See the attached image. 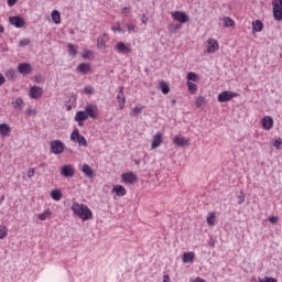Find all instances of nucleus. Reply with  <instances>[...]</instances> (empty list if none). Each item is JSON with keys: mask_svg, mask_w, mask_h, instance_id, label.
Wrapping results in <instances>:
<instances>
[{"mask_svg": "<svg viewBox=\"0 0 282 282\" xmlns=\"http://www.w3.org/2000/svg\"><path fill=\"white\" fill-rule=\"evenodd\" d=\"M51 147V153H54V155H61L65 153V143L61 140H53L50 142Z\"/></svg>", "mask_w": 282, "mask_h": 282, "instance_id": "2", "label": "nucleus"}, {"mask_svg": "<svg viewBox=\"0 0 282 282\" xmlns=\"http://www.w3.org/2000/svg\"><path fill=\"white\" fill-rule=\"evenodd\" d=\"M191 80L193 83H197L198 78H197V74L193 73V72H189L187 74V83H191Z\"/></svg>", "mask_w": 282, "mask_h": 282, "instance_id": "37", "label": "nucleus"}, {"mask_svg": "<svg viewBox=\"0 0 282 282\" xmlns=\"http://www.w3.org/2000/svg\"><path fill=\"white\" fill-rule=\"evenodd\" d=\"M191 282H206V280H204L200 276H198L195 280H191Z\"/></svg>", "mask_w": 282, "mask_h": 282, "instance_id": "53", "label": "nucleus"}, {"mask_svg": "<svg viewBox=\"0 0 282 282\" xmlns=\"http://www.w3.org/2000/svg\"><path fill=\"white\" fill-rule=\"evenodd\" d=\"M223 25H224V28H235V20L226 17L223 19Z\"/></svg>", "mask_w": 282, "mask_h": 282, "instance_id": "28", "label": "nucleus"}, {"mask_svg": "<svg viewBox=\"0 0 282 282\" xmlns=\"http://www.w3.org/2000/svg\"><path fill=\"white\" fill-rule=\"evenodd\" d=\"M112 193H116L118 197H124V195H127V189L122 185H115L112 188Z\"/></svg>", "mask_w": 282, "mask_h": 282, "instance_id": "23", "label": "nucleus"}, {"mask_svg": "<svg viewBox=\"0 0 282 282\" xmlns=\"http://www.w3.org/2000/svg\"><path fill=\"white\" fill-rule=\"evenodd\" d=\"M173 144H176V147H186L188 145V141L185 137L176 135L174 137Z\"/></svg>", "mask_w": 282, "mask_h": 282, "instance_id": "22", "label": "nucleus"}, {"mask_svg": "<svg viewBox=\"0 0 282 282\" xmlns=\"http://www.w3.org/2000/svg\"><path fill=\"white\" fill-rule=\"evenodd\" d=\"M204 105H206V97H204V96L197 97L196 100H195V106L198 109H202V107H204Z\"/></svg>", "mask_w": 282, "mask_h": 282, "instance_id": "29", "label": "nucleus"}, {"mask_svg": "<svg viewBox=\"0 0 282 282\" xmlns=\"http://www.w3.org/2000/svg\"><path fill=\"white\" fill-rule=\"evenodd\" d=\"M84 93L87 95L94 94V87L91 86H86L84 89Z\"/></svg>", "mask_w": 282, "mask_h": 282, "instance_id": "45", "label": "nucleus"}, {"mask_svg": "<svg viewBox=\"0 0 282 282\" xmlns=\"http://www.w3.org/2000/svg\"><path fill=\"white\" fill-rule=\"evenodd\" d=\"M219 51V43L215 39L207 40V52L208 54H215V52Z\"/></svg>", "mask_w": 282, "mask_h": 282, "instance_id": "10", "label": "nucleus"}, {"mask_svg": "<svg viewBox=\"0 0 282 282\" xmlns=\"http://www.w3.org/2000/svg\"><path fill=\"white\" fill-rule=\"evenodd\" d=\"M29 96L32 98V100H37V98H41L43 96V88L39 86H33L29 90Z\"/></svg>", "mask_w": 282, "mask_h": 282, "instance_id": "11", "label": "nucleus"}, {"mask_svg": "<svg viewBox=\"0 0 282 282\" xmlns=\"http://www.w3.org/2000/svg\"><path fill=\"white\" fill-rule=\"evenodd\" d=\"M141 21H142V23H144V24H147L148 22H149V18L147 17V14H142V17H141Z\"/></svg>", "mask_w": 282, "mask_h": 282, "instance_id": "51", "label": "nucleus"}, {"mask_svg": "<svg viewBox=\"0 0 282 282\" xmlns=\"http://www.w3.org/2000/svg\"><path fill=\"white\" fill-rule=\"evenodd\" d=\"M70 140L73 142H77L79 147H87V139H85L84 135H82L80 131L78 129H75L70 134Z\"/></svg>", "mask_w": 282, "mask_h": 282, "instance_id": "4", "label": "nucleus"}, {"mask_svg": "<svg viewBox=\"0 0 282 282\" xmlns=\"http://www.w3.org/2000/svg\"><path fill=\"white\" fill-rule=\"evenodd\" d=\"M186 85L188 87L189 94H197V85L196 84H194L193 82H187Z\"/></svg>", "mask_w": 282, "mask_h": 282, "instance_id": "33", "label": "nucleus"}, {"mask_svg": "<svg viewBox=\"0 0 282 282\" xmlns=\"http://www.w3.org/2000/svg\"><path fill=\"white\" fill-rule=\"evenodd\" d=\"M171 102H172V105H175L177 102V100L176 99H172Z\"/></svg>", "mask_w": 282, "mask_h": 282, "instance_id": "61", "label": "nucleus"}, {"mask_svg": "<svg viewBox=\"0 0 282 282\" xmlns=\"http://www.w3.org/2000/svg\"><path fill=\"white\" fill-rule=\"evenodd\" d=\"M97 45L99 46V47H106V45H107V42H105V39H98L97 40Z\"/></svg>", "mask_w": 282, "mask_h": 282, "instance_id": "43", "label": "nucleus"}, {"mask_svg": "<svg viewBox=\"0 0 282 282\" xmlns=\"http://www.w3.org/2000/svg\"><path fill=\"white\" fill-rule=\"evenodd\" d=\"M182 261L183 263H193V261H195V252L193 251L184 252L182 254Z\"/></svg>", "mask_w": 282, "mask_h": 282, "instance_id": "19", "label": "nucleus"}, {"mask_svg": "<svg viewBox=\"0 0 282 282\" xmlns=\"http://www.w3.org/2000/svg\"><path fill=\"white\" fill-rule=\"evenodd\" d=\"M12 132V128H10V124L8 123H0V135L3 138H8L10 133Z\"/></svg>", "mask_w": 282, "mask_h": 282, "instance_id": "18", "label": "nucleus"}, {"mask_svg": "<svg viewBox=\"0 0 282 282\" xmlns=\"http://www.w3.org/2000/svg\"><path fill=\"white\" fill-rule=\"evenodd\" d=\"M215 219H216L215 213L212 212L209 216H207L206 218L208 226H215Z\"/></svg>", "mask_w": 282, "mask_h": 282, "instance_id": "36", "label": "nucleus"}, {"mask_svg": "<svg viewBox=\"0 0 282 282\" xmlns=\"http://www.w3.org/2000/svg\"><path fill=\"white\" fill-rule=\"evenodd\" d=\"M83 58H91V51H89V50H86V51H84V53H83Z\"/></svg>", "mask_w": 282, "mask_h": 282, "instance_id": "44", "label": "nucleus"}, {"mask_svg": "<svg viewBox=\"0 0 282 282\" xmlns=\"http://www.w3.org/2000/svg\"><path fill=\"white\" fill-rule=\"evenodd\" d=\"M9 23L14 28L21 29L25 25V20L19 15H13L9 18Z\"/></svg>", "mask_w": 282, "mask_h": 282, "instance_id": "9", "label": "nucleus"}, {"mask_svg": "<svg viewBox=\"0 0 282 282\" xmlns=\"http://www.w3.org/2000/svg\"><path fill=\"white\" fill-rule=\"evenodd\" d=\"M281 144H282V139H281V138L275 139V141L273 142V147H275V149H276L278 151H280Z\"/></svg>", "mask_w": 282, "mask_h": 282, "instance_id": "41", "label": "nucleus"}, {"mask_svg": "<svg viewBox=\"0 0 282 282\" xmlns=\"http://www.w3.org/2000/svg\"><path fill=\"white\" fill-rule=\"evenodd\" d=\"M121 180L124 184H135L138 182V176L133 172H127L121 175Z\"/></svg>", "mask_w": 282, "mask_h": 282, "instance_id": "8", "label": "nucleus"}, {"mask_svg": "<svg viewBox=\"0 0 282 282\" xmlns=\"http://www.w3.org/2000/svg\"><path fill=\"white\" fill-rule=\"evenodd\" d=\"M70 209L74 215H77L79 219H83V221H89V219H94V213H91V209H89V207L85 204L75 202L72 204Z\"/></svg>", "mask_w": 282, "mask_h": 282, "instance_id": "1", "label": "nucleus"}, {"mask_svg": "<svg viewBox=\"0 0 282 282\" xmlns=\"http://www.w3.org/2000/svg\"><path fill=\"white\" fill-rule=\"evenodd\" d=\"M262 127L263 129L270 130L274 127V120L270 116H265L262 119Z\"/></svg>", "mask_w": 282, "mask_h": 282, "instance_id": "17", "label": "nucleus"}, {"mask_svg": "<svg viewBox=\"0 0 282 282\" xmlns=\"http://www.w3.org/2000/svg\"><path fill=\"white\" fill-rule=\"evenodd\" d=\"M6 76L9 80H13V78H17V72L14 69H10L6 73Z\"/></svg>", "mask_w": 282, "mask_h": 282, "instance_id": "38", "label": "nucleus"}, {"mask_svg": "<svg viewBox=\"0 0 282 282\" xmlns=\"http://www.w3.org/2000/svg\"><path fill=\"white\" fill-rule=\"evenodd\" d=\"M4 29L3 25L0 24V34L3 33Z\"/></svg>", "mask_w": 282, "mask_h": 282, "instance_id": "59", "label": "nucleus"}, {"mask_svg": "<svg viewBox=\"0 0 282 282\" xmlns=\"http://www.w3.org/2000/svg\"><path fill=\"white\" fill-rule=\"evenodd\" d=\"M19 74H22V76H28V74L32 73V65L28 63H21L18 66Z\"/></svg>", "mask_w": 282, "mask_h": 282, "instance_id": "12", "label": "nucleus"}, {"mask_svg": "<svg viewBox=\"0 0 282 282\" xmlns=\"http://www.w3.org/2000/svg\"><path fill=\"white\" fill-rule=\"evenodd\" d=\"M50 217H52V212L50 210H45L44 213L37 215V219H40V221H45V219H50Z\"/></svg>", "mask_w": 282, "mask_h": 282, "instance_id": "32", "label": "nucleus"}, {"mask_svg": "<svg viewBox=\"0 0 282 282\" xmlns=\"http://www.w3.org/2000/svg\"><path fill=\"white\" fill-rule=\"evenodd\" d=\"M117 100L119 102V108L124 109V105L127 102V99L124 98V94H118Z\"/></svg>", "mask_w": 282, "mask_h": 282, "instance_id": "30", "label": "nucleus"}, {"mask_svg": "<svg viewBox=\"0 0 282 282\" xmlns=\"http://www.w3.org/2000/svg\"><path fill=\"white\" fill-rule=\"evenodd\" d=\"M253 32H261L263 30V22L256 20L252 22Z\"/></svg>", "mask_w": 282, "mask_h": 282, "instance_id": "26", "label": "nucleus"}, {"mask_svg": "<svg viewBox=\"0 0 282 282\" xmlns=\"http://www.w3.org/2000/svg\"><path fill=\"white\" fill-rule=\"evenodd\" d=\"M115 48L119 54H131V47L127 46L124 42L117 43Z\"/></svg>", "mask_w": 282, "mask_h": 282, "instance_id": "14", "label": "nucleus"}, {"mask_svg": "<svg viewBox=\"0 0 282 282\" xmlns=\"http://www.w3.org/2000/svg\"><path fill=\"white\" fill-rule=\"evenodd\" d=\"M182 29V24H176V30H181Z\"/></svg>", "mask_w": 282, "mask_h": 282, "instance_id": "60", "label": "nucleus"}, {"mask_svg": "<svg viewBox=\"0 0 282 282\" xmlns=\"http://www.w3.org/2000/svg\"><path fill=\"white\" fill-rule=\"evenodd\" d=\"M12 105H13L14 109H19V110L23 109V105H24L23 104V98H21V97L15 98L12 101Z\"/></svg>", "mask_w": 282, "mask_h": 282, "instance_id": "27", "label": "nucleus"}, {"mask_svg": "<svg viewBox=\"0 0 282 282\" xmlns=\"http://www.w3.org/2000/svg\"><path fill=\"white\" fill-rule=\"evenodd\" d=\"M140 113H142V108L141 107H134L131 111H130V116H140Z\"/></svg>", "mask_w": 282, "mask_h": 282, "instance_id": "39", "label": "nucleus"}, {"mask_svg": "<svg viewBox=\"0 0 282 282\" xmlns=\"http://www.w3.org/2000/svg\"><path fill=\"white\" fill-rule=\"evenodd\" d=\"M161 144H162V133L158 132L152 139L151 149H158V147H160Z\"/></svg>", "mask_w": 282, "mask_h": 282, "instance_id": "20", "label": "nucleus"}, {"mask_svg": "<svg viewBox=\"0 0 282 282\" xmlns=\"http://www.w3.org/2000/svg\"><path fill=\"white\" fill-rule=\"evenodd\" d=\"M51 19H52L53 23L58 25V23H61V12H58V10L52 11Z\"/></svg>", "mask_w": 282, "mask_h": 282, "instance_id": "25", "label": "nucleus"}, {"mask_svg": "<svg viewBox=\"0 0 282 282\" xmlns=\"http://www.w3.org/2000/svg\"><path fill=\"white\" fill-rule=\"evenodd\" d=\"M8 237V227L0 225V239H6Z\"/></svg>", "mask_w": 282, "mask_h": 282, "instance_id": "34", "label": "nucleus"}, {"mask_svg": "<svg viewBox=\"0 0 282 282\" xmlns=\"http://www.w3.org/2000/svg\"><path fill=\"white\" fill-rule=\"evenodd\" d=\"M28 45H30V40L29 39H24V40H21L19 42V47H25Z\"/></svg>", "mask_w": 282, "mask_h": 282, "instance_id": "42", "label": "nucleus"}, {"mask_svg": "<svg viewBox=\"0 0 282 282\" xmlns=\"http://www.w3.org/2000/svg\"><path fill=\"white\" fill-rule=\"evenodd\" d=\"M112 31L113 32H122V29L118 28V26H112Z\"/></svg>", "mask_w": 282, "mask_h": 282, "instance_id": "54", "label": "nucleus"}, {"mask_svg": "<svg viewBox=\"0 0 282 282\" xmlns=\"http://www.w3.org/2000/svg\"><path fill=\"white\" fill-rule=\"evenodd\" d=\"M243 202H246V194H243V192H240V195H238L239 206H241V204H243Z\"/></svg>", "mask_w": 282, "mask_h": 282, "instance_id": "40", "label": "nucleus"}, {"mask_svg": "<svg viewBox=\"0 0 282 282\" xmlns=\"http://www.w3.org/2000/svg\"><path fill=\"white\" fill-rule=\"evenodd\" d=\"M85 120H89L85 110L77 111L75 115V121L78 122L79 127H83V122H85Z\"/></svg>", "mask_w": 282, "mask_h": 282, "instance_id": "15", "label": "nucleus"}, {"mask_svg": "<svg viewBox=\"0 0 282 282\" xmlns=\"http://www.w3.org/2000/svg\"><path fill=\"white\" fill-rule=\"evenodd\" d=\"M6 199V196L2 195L1 198H0V203L3 202Z\"/></svg>", "mask_w": 282, "mask_h": 282, "instance_id": "62", "label": "nucleus"}, {"mask_svg": "<svg viewBox=\"0 0 282 282\" xmlns=\"http://www.w3.org/2000/svg\"><path fill=\"white\" fill-rule=\"evenodd\" d=\"M34 173H35V170L33 167H30L28 171V177L32 180V177H34Z\"/></svg>", "mask_w": 282, "mask_h": 282, "instance_id": "46", "label": "nucleus"}, {"mask_svg": "<svg viewBox=\"0 0 282 282\" xmlns=\"http://www.w3.org/2000/svg\"><path fill=\"white\" fill-rule=\"evenodd\" d=\"M74 166L67 164V165H63L61 169V175H63V177H74Z\"/></svg>", "mask_w": 282, "mask_h": 282, "instance_id": "13", "label": "nucleus"}, {"mask_svg": "<svg viewBox=\"0 0 282 282\" xmlns=\"http://www.w3.org/2000/svg\"><path fill=\"white\" fill-rule=\"evenodd\" d=\"M19 0H7V4L9 6V8H13V6H17Z\"/></svg>", "mask_w": 282, "mask_h": 282, "instance_id": "48", "label": "nucleus"}, {"mask_svg": "<svg viewBox=\"0 0 282 282\" xmlns=\"http://www.w3.org/2000/svg\"><path fill=\"white\" fill-rule=\"evenodd\" d=\"M159 87H160L162 94H164V95H166V94H169V91H171V88L169 87V84H166V82H161L159 84Z\"/></svg>", "mask_w": 282, "mask_h": 282, "instance_id": "31", "label": "nucleus"}, {"mask_svg": "<svg viewBox=\"0 0 282 282\" xmlns=\"http://www.w3.org/2000/svg\"><path fill=\"white\" fill-rule=\"evenodd\" d=\"M119 94H124V86L119 87Z\"/></svg>", "mask_w": 282, "mask_h": 282, "instance_id": "57", "label": "nucleus"}, {"mask_svg": "<svg viewBox=\"0 0 282 282\" xmlns=\"http://www.w3.org/2000/svg\"><path fill=\"white\" fill-rule=\"evenodd\" d=\"M140 160H134V164H137V166H140Z\"/></svg>", "mask_w": 282, "mask_h": 282, "instance_id": "58", "label": "nucleus"}, {"mask_svg": "<svg viewBox=\"0 0 282 282\" xmlns=\"http://www.w3.org/2000/svg\"><path fill=\"white\" fill-rule=\"evenodd\" d=\"M269 221H270V224H279V217L271 216V217H269Z\"/></svg>", "mask_w": 282, "mask_h": 282, "instance_id": "47", "label": "nucleus"}, {"mask_svg": "<svg viewBox=\"0 0 282 282\" xmlns=\"http://www.w3.org/2000/svg\"><path fill=\"white\" fill-rule=\"evenodd\" d=\"M34 113V110L32 108L26 109V116H32Z\"/></svg>", "mask_w": 282, "mask_h": 282, "instance_id": "55", "label": "nucleus"}, {"mask_svg": "<svg viewBox=\"0 0 282 282\" xmlns=\"http://www.w3.org/2000/svg\"><path fill=\"white\" fill-rule=\"evenodd\" d=\"M82 172L84 173V175L86 177H88L89 180H93V177H94V170L91 169V166H89L86 163H84L83 167H82Z\"/></svg>", "mask_w": 282, "mask_h": 282, "instance_id": "21", "label": "nucleus"}, {"mask_svg": "<svg viewBox=\"0 0 282 282\" xmlns=\"http://www.w3.org/2000/svg\"><path fill=\"white\" fill-rule=\"evenodd\" d=\"M77 72L78 74L83 75L89 74V72H91V65H89L88 63H80L77 66Z\"/></svg>", "mask_w": 282, "mask_h": 282, "instance_id": "16", "label": "nucleus"}, {"mask_svg": "<svg viewBox=\"0 0 282 282\" xmlns=\"http://www.w3.org/2000/svg\"><path fill=\"white\" fill-rule=\"evenodd\" d=\"M172 18L174 19V21H177L178 23H188V21H191V19L188 18V15L184 12V11H174L172 12Z\"/></svg>", "mask_w": 282, "mask_h": 282, "instance_id": "7", "label": "nucleus"}, {"mask_svg": "<svg viewBox=\"0 0 282 282\" xmlns=\"http://www.w3.org/2000/svg\"><path fill=\"white\" fill-rule=\"evenodd\" d=\"M171 281V278L166 274V275H163V282H170Z\"/></svg>", "mask_w": 282, "mask_h": 282, "instance_id": "56", "label": "nucleus"}, {"mask_svg": "<svg viewBox=\"0 0 282 282\" xmlns=\"http://www.w3.org/2000/svg\"><path fill=\"white\" fill-rule=\"evenodd\" d=\"M84 112L86 113L87 118H93V120L98 119V106L96 105H87L84 108Z\"/></svg>", "mask_w": 282, "mask_h": 282, "instance_id": "6", "label": "nucleus"}, {"mask_svg": "<svg viewBox=\"0 0 282 282\" xmlns=\"http://www.w3.org/2000/svg\"><path fill=\"white\" fill-rule=\"evenodd\" d=\"M67 47H68L69 55L73 57H76V54H78L76 46L74 44H68Z\"/></svg>", "mask_w": 282, "mask_h": 282, "instance_id": "35", "label": "nucleus"}, {"mask_svg": "<svg viewBox=\"0 0 282 282\" xmlns=\"http://www.w3.org/2000/svg\"><path fill=\"white\" fill-rule=\"evenodd\" d=\"M51 197L54 202H61V199H63V192H61V189H53L51 192Z\"/></svg>", "mask_w": 282, "mask_h": 282, "instance_id": "24", "label": "nucleus"}, {"mask_svg": "<svg viewBox=\"0 0 282 282\" xmlns=\"http://www.w3.org/2000/svg\"><path fill=\"white\" fill-rule=\"evenodd\" d=\"M239 94L230 90H225L218 94V102H230L232 98H238Z\"/></svg>", "mask_w": 282, "mask_h": 282, "instance_id": "3", "label": "nucleus"}, {"mask_svg": "<svg viewBox=\"0 0 282 282\" xmlns=\"http://www.w3.org/2000/svg\"><path fill=\"white\" fill-rule=\"evenodd\" d=\"M131 12V7H123L122 14H129Z\"/></svg>", "mask_w": 282, "mask_h": 282, "instance_id": "50", "label": "nucleus"}, {"mask_svg": "<svg viewBox=\"0 0 282 282\" xmlns=\"http://www.w3.org/2000/svg\"><path fill=\"white\" fill-rule=\"evenodd\" d=\"M126 28H127L128 32H135V25H133V24H126Z\"/></svg>", "mask_w": 282, "mask_h": 282, "instance_id": "49", "label": "nucleus"}, {"mask_svg": "<svg viewBox=\"0 0 282 282\" xmlns=\"http://www.w3.org/2000/svg\"><path fill=\"white\" fill-rule=\"evenodd\" d=\"M272 6L275 21H282V0H274Z\"/></svg>", "mask_w": 282, "mask_h": 282, "instance_id": "5", "label": "nucleus"}, {"mask_svg": "<svg viewBox=\"0 0 282 282\" xmlns=\"http://www.w3.org/2000/svg\"><path fill=\"white\" fill-rule=\"evenodd\" d=\"M6 84V77L0 73V86Z\"/></svg>", "mask_w": 282, "mask_h": 282, "instance_id": "52", "label": "nucleus"}]
</instances>
